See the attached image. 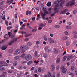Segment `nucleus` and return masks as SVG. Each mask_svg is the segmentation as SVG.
<instances>
[{
    "label": "nucleus",
    "instance_id": "obj_1",
    "mask_svg": "<svg viewBox=\"0 0 77 77\" xmlns=\"http://www.w3.org/2000/svg\"><path fill=\"white\" fill-rule=\"evenodd\" d=\"M32 57L30 54H27L25 57V60L27 61H29L30 60L32 59Z\"/></svg>",
    "mask_w": 77,
    "mask_h": 77
},
{
    "label": "nucleus",
    "instance_id": "obj_2",
    "mask_svg": "<svg viewBox=\"0 0 77 77\" xmlns=\"http://www.w3.org/2000/svg\"><path fill=\"white\" fill-rule=\"evenodd\" d=\"M48 12L47 11H45V12L44 14L43 13V12H41V15H42V19L43 20H45V16L46 15V14H48Z\"/></svg>",
    "mask_w": 77,
    "mask_h": 77
},
{
    "label": "nucleus",
    "instance_id": "obj_3",
    "mask_svg": "<svg viewBox=\"0 0 77 77\" xmlns=\"http://www.w3.org/2000/svg\"><path fill=\"white\" fill-rule=\"evenodd\" d=\"M0 66H8V64L5 61H0Z\"/></svg>",
    "mask_w": 77,
    "mask_h": 77
},
{
    "label": "nucleus",
    "instance_id": "obj_4",
    "mask_svg": "<svg viewBox=\"0 0 77 77\" xmlns=\"http://www.w3.org/2000/svg\"><path fill=\"white\" fill-rule=\"evenodd\" d=\"M61 69L63 73H65L66 72V71H67V69H66V68L64 67L63 66H62L61 67Z\"/></svg>",
    "mask_w": 77,
    "mask_h": 77
},
{
    "label": "nucleus",
    "instance_id": "obj_5",
    "mask_svg": "<svg viewBox=\"0 0 77 77\" xmlns=\"http://www.w3.org/2000/svg\"><path fill=\"white\" fill-rule=\"evenodd\" d=\"M20 53H21V51H20V50L17 49L16 51L14 53V54L15 55H17V54H19Z\"/></svg>",
    "mask_w": 77,
    "mask_h": 77
},
{
    "label": "nucleus",
    "instance_id": "obj_6",
    "mask_svg": "<svg viewBox=\"0 0 77 77\" xmlns=\"http://www.w3.org/2000/svg\"><path fill=\"white\" fill-rule=\"evenodd\" d=\"M74 58V56L73 55H71L70 56H69L67 57V61H69L70 60V59H72Z\"/></svg>",
    "mask_w": 77,
    "mask_h": 77
},
{
    "label": "nucleus",
    "instance_id": "obj_7",
    "mask_svg": "<svg viewBox=\"0 0 77 77\" xmlns=\"http://www.w3.org/2000/svg\"><path fill=\"white\" fill-rule=\"evenodd\" d=\"M75 1V0H73L72 1H71L69 2V5H70L71 6H73V5H74V4H75V2H74Z\"/></svg>",
    "mask_w": 77,
    "mask_h": 77
},
{
    "label": "nucleus",
    "instance_id": "obj_8",
    "mask_svg": "<svg viewBox=\"0 0 77 77\" xmlns=\"http://www.w3.org/2000/svg\"><path fill=\"white\" fill-rule=\"evenodd\" d=\"M55 69V67L54 66V65H52L51 67V71H53Z\"/></svg>",
    "mask_w": 77,
    "mask_h": 77
},
{
    "label": "nucleus",
    "instance_id": "obj_9",
    "mask_svg": "<svg viewBox=\"0 0 77 77\" xmlns=\"http://www.w3.org/2000/svg\"><path fill=\"white\" fill-rule=\"evenodd\" d=\"M58 52V50L57 49H54V52L55 54H57Z\"/></svg>",
    "mask_w": 77,
    "mask_h": 77
},
{
    "label": "nucleus",
    "instance_id": "obj_10",
    "mask_svg": "<svg viewBox=\"0 0 77 77\" xmlns=\"http://www.w3.org/2000/svg\"><path fill=\"white\" fill-rule=\"evenodd\" d=\"M7 47H6L5 46H3L1 48V49L2 50H5L6 48H7Z\"/></svg>",
    "mask_w": 77,
    "mask_h": 77
},
{
    "label": "nucleus",
    "instance_id": "obj_11",
    "mask_svg": "<svg viewBox=\"0 0 77 77\" xmlns=\"http://www.w3.org/2000/svg\"><path fill=\"white\" fill-rule=\"evenodd\" d=\"M61 2H62V0H60V1L57 0L54 2V4H55V5L58 4V3H59Z\"/></svg>",
    "mask_w": 77,
    "mask_h": 77
},
{
    "label": "nucleus",
    "instance_id": "obj_12",
    "mask_svg": "<svg viewBox=\"0 0 77 77\" xmlns=\"http://www.w3.org/2000/svg\"><path fill=\"white\" fill-rule=\"evenodd\" d=\"M15 42V39H13L11 41V42L9 43V45H11L12 44H13L14 42Z\"/></svg>",
    "mask_w": 77,
    "mask_h": 77
},
{
    "label": "nucleus",
    "instance_id": "obj_13",
    "mask_svg": "<svg viewBox=\"0 0 77 77\" xmlns=\"http://www.w3.org/2000/svg\"><path fill=\"white\" fill-rule=\"evenodd\" d=\"M60 61V59L57 58L56 60V63L57 64L59 63Z\"/></svg>",
    "mask_w": 77,
    "mask_h": 77
},
{
    "label": "nucleus",
    "instance_id": "obj_14",
    "mask_svg": "<svg viewBox=\"0 0 77 77\" xmlns=\"http://www.w3.org/2000/svg\"><path fill=\"white\" fill-rule=\"evenodd\" d=\"M66 28L67 29H68V30H69V29H71V26L69 25L68 26H67L66 27Z\"/></svg>",
    "mask_w": 77,
    "mask_h": 77
},
{
    "label": "nucleus",
    "instance_id": "obj_15",
    "mask_svg": "<svg viewBox=\"0 0 77 77\" xmlns=\"http://www.w3.org/2000/svg\"><path fill=\"white\" fill-rule=\"evenodd\" d=\"M24 49L26 50H28V49H29V47H28V46L26 45L24 46Z\"/></svg>",
    "mask_w": 77,
    "mask_h": 77
},
{
    "label": "nucleus",
    "instance_id": "obj_16",
    "mask_svg": "<svg viewBox=\"0 0 77 77\" xmlns=\"http://www.w3.org/2000/svg\"><path fill=\"white\" fill-rule=\"evenodd\" d=\"M5 70V68L2 66H0V71H4Z\"/></svg>",
    "mask_w": 77,
    "mask_h": 77
},
{
    "label": "nucleus",
    "instance_id": "obj_17",
    "mask_svg": "<svg viewBox=\"0 0 77 77\" xmlns=\"http://www.w3.org/2000/svg\"><path fill=\"white\" fill-rule=\"evenodd\" d=\"M45 25H46V23H45V25L43 23H41L40 25V27H44Z\"/></svg>",
    "mask_w": 77,
    "mask_h": 77
},
{
    "label": "nucleus",
    "instance_id": "obj_18",
    "mask_svg": "<svg viewBox=\"0 0 77 77\" xmlns=\"http://www.w3.org/2000/svg\"><path fill=\"white\" fill-rule=\"evenodd\" d=\"M7 3H12L11 0H8L6 2Z\"/></svg>",
    "mask_w": 77,
    "mask_h": 77
},
{
    "label": "nucleus",
    "instance_id": "obj_19",
    "mask_svg": "<svg viewBox=\"0 0 77 77\" xmlns=\"http://www.w3.org/2000/svg\"><path fill=\"white\" fill-rule=\"evenodd\" d=\"M51 2H48L47 3L46 5H47V6H49L50 7L51 6Z\"/></svg>",
    "mask_w": 77,
    "mask_h": 77
},
{
    "label": "nucleus",
    "instance_id": "obj_20",
    "mask_svg": "<svg viewBox=\"0 0 77 77\" xmlns=\"http://www.w3.org/2000/svg\"><path fill=\"white\" fill-rule=\"evenodd\" d=\"M66 58H67V57L66 56H64L63 59V61H65L66 59Z\"/></svg>",
    "mask_w": 77,
    "mask_h": 77
},
{
    "label": "nucleus",
    "instance_id": "obj_21",
    "mask_svg": "<svg viewBox=\"0 0 77 77\" xmlns=\"http://www.w3.org/2000/svg\"><path fill=\"white\" fill-rule=\"evenodd\" d=\"M54 27L57 29H58L60 28V26L58 25H56L54 26Z\"/></svg>",
    "mask_w": 77,
    "mask_h": 77
},
{
    "label": "nucleus",
    "instance_id": "obj_22",
    "mask_svg": "<svg viewBox=\"0 0 77 77\" xmlns=\"http://www.w3.org/2000/svg\"><path fill=\"white\" fill-rule=\"evenodd\" d=\"M32 63V61H30L27 63V65H31Z\"/></svg>",
    "mask_w": 77,
    "mask_h": 77
},
{
    "label": "nucleus",
    "instance_id": "obj_23",
    "mask_svg": "<svg viewBox=\"0 0 77 77\" xmlns=\"http://www.w3.org/2000/svg\"><path fill=\"white\" fill-rule=\"evenodd\" d=\"M67 39H68V37H63L62 38V39H63V40H66Z\"/></svg>",
    "mask_w": 77,
    "mask_h": 77
},
{
    "label": "nucleus",
    "instance_id": "obj_24",
    "mask_svg": "<svg viewBox=\"0 0 77 77\" xmlns=\"http://www.w3.org/2000/svg\"><path fill=\"white\" fill-rule=\"evenodd\" d=\"M8 73H12V72H14V71L12 70H10L8 71Z\"/></svg>",
    "mask_w": 77,
    "mask_h": 77
},
{
    "label": "nucleus",
    "instance_id": "obj_25",
    "mask_svg": "<svg viewBox=\"0 0 77 77\" xmlns=\"http://www.w3.org/2000/svg\"><path fill=\"white\" fill-rule=\"evenodd\" d=\"M17 63H18V62H17V61L14 62L13 63V65L14 66H16V65H17Z\"/></svg>",
    "mask_w": 77,
    "mask_h": 77
},
{
    "label": "nucleus",
    "instance_id": "obj_26",
    "mask_svg": "<svg viewBox=\"0 0 77 77\" xmlns=\"http://www.w3.org/2000/svg\"><path fill=\"white\" fill-rule=\"evenodd\" d=\"M47 54L46 53H45L44 54V58H47Z\"/></svg>",
    "mask_w": 77,
    "mask_h": 77
},
{
    "label": "nucleus",
    "instance_id": "obj_27",
    "mask_svg": "<svg viewBox=\"0 0 77 77\" xmlns=\"http://www.w3.org/2000/svg\"><path fill=\"white\" fill-rule=\"evenodd\" d=\"M50 43H51V44H54V43H55V42L54 41V40L52 39V40L50 42Z\"/></svg>",
    "mask_w": 77,
    "mask_h": 77
},
{
    "label": "nucleus",
    "instance_id": "obj_28",
    "mask_svg": "<svg viewBox=\"0 0 77 77\" xmlns=\"http://www.w3.org/2000/svg\"><path fill=\"white\" fill-rule=\"evenodd\" d=\"M23 49H24V46H21L20 48V50H22Z\"/></svg>",
    "mask_w": 77,
    "mask_h": 77
},
{
    "label": "nucleus",
    "instance_id": "obj_29",
    "mask_svg": "<svg viewBox=\"0 0 77 77\" xmlns=\"http://www.w3.org/2000/svg\"><path fill=\"white\" fill-rule=\"evenodd\" d=\"M5 1H3L2 2H1L0 3V6H2V5H3L4 3H5Z\"/></svg>",
    "mask_w": 77,
    "mask_h": 77
},
{
    "label": "nucleus",
    "instance_id": "obj_30",
    "mask_svg": "<svg viewBox=\"0 0 77 77\" xmlns=\"http://www.w3.org/2000/svg\"><path fill=\"white\" fill-rule=\"evenodd\" d=\"M66 13V12L65 11H61L60 13V14H65Z\"/></svg>",
    "mask_w": 77,
    "mask_h": 77
},
{
    "label": "nucleus",
    "instance_id": "obj_31",
    "mask_svg": "<svg viewBox=\"0 0 77 77\" xmlns=\"http://www.w3.org/2000/svg\"><path fill=\"white\" fill-rule=\"evenodd\" d=\"M27 44L29 46H31L32 45V43L30 42H28Z\"/></svg>",
    "mask_w": 77,
    "mask_h": 77
},
{
    "label": "nucleus",
    "instance_id": "obj_32",
    "mask_svg": "<svg viewBox=\"0 0 77 77\" xmlns=\"http://www.w3.org/2000/svg\"><path fill=\"white\" fill-rule=\"evenodd\" d=\"M48 76L49 77H51V73L50 72H48Z\"/></svg>",
    "mask_w": 77,
    "mask_h": 77
},
{
    "label": "nucleus",
    "instance_id": "obj_33",
    "mask_svg": "<svg viewBox=\"0 0 77 77\" xmlns=\"http://www.w3.org/2000/svg\"><path fill=\"white\" fill-rule=\"evenodd\" d=\"M13 52V49H10L9 51V53H12Z\"/></svg>",
    "mask_w": 77,
    "mask_h": 77
},
{
    "label": "nucleus",
    "instance_id": "obj_34",
    "mask_svg": "<svg viewBox=\"0 0 77 77\" xmlns=\"http://www.w3.org/2000/svg\"><path fill=\"white\" fill-rule=\"evenodd\" d=\"M25 55H26L25 54L23 53L22 54V55H21L20 57H24V56H25Z\"/></svg>",
    "mask_w": 77,
    "mask_h": 77
},
{
    "label": "nucleus",
    "instance_id": "obj_35",
    "mask_svg": "<svg viewBox=\"0 0 77 77\" xmlns=\"http://www.w3.org/2000/svg\"><path fill=\"white\" fill-rule=\"evenodd\" d=\"M42 70L41 69V67H39L38 69V72H41Z\"/></svg>",
    "mask_w": 77,
    "mask_h": 77
},
{
    "label": "nucleus",
    "instance_id": "obj_36",
    "mask_svg": "<svg viewBox=\"0 0 77 77\" xmlns=\"http://www.w3.org/2000/svg\"><path fill=\"white\" fill-rule=\"evenodd\" d=\"M36 30H37V29H33L32 30V32H33V33H34L36 31Z\"/></svg>",
    "mask_w": 77,
    "mask_h": 77
},
{
    "label": "nucleus",
    "instance_id": "obj_37",
    "mask_svg": "<svg viewBox=\"0 0 77 77\" xmlns=\"http://www.w3.org/2000/svg\"><path fill=\"white\" fill-rule=\"evenodd\" d=\"M20 57H19V56H16L15 57V59H16V60H18V59Z\"/></svg>",
    "mask_w": 77,
    "mask_h": 77
},
{
    "label": "nucleus",
    "instance_id": "obj_38",
    "mask_svg": "<svg viewBox=\"0 0 77 77\" xmlns=\"http://www.w3.org/2000/svg\"><path fill=\"white\" fill-rule=\"evenodd\" d=\"M64 33L65 35H68V31H65Z\"/></svg>",
    "mask_w": 77,
    "mask_h": 77
},
{
    "label": "nucleus",
    "instance_id": "obj_39",
    "mask_svg": "<svg viewBox=\"0 0 77 77\" xmlns=\"http://www.w3.org/2000/svg\"><path fill=\"white\" fill-rule=\"evenodd\" d=\"M43 11L44 12H46V11H47V9H46V8L43 7Z\"/></svg>",
    "mask_w": 77,
    "mask_h": 77
},
{
    "label": "nucleus",
    "instance_id": "obj_40",
    "mask_svg": "<svg viewBox=\"0 0 77 77\" xmlns=\"http://www.w3.org/2000/svg\"><path fill=\"white\" fill-rule=\"evenodd\" d=\"M32 35V34H30L29 35H25V37H28V36H31Z\"/></svg>",
    "mask_w": 77,
    "mask_h": 77
},
{
    "label": "nucleus",
    "instance_id": "obj_41",
    "mask_svg": "<svg viewBox=\"0 0 77 77\" xmlns=\"http://www.w3.org/2000/svg\"><path fill=\"white\" fill-rule=\"evenodd\" d=\"M52 40V38H49L48 39V41H49L50 42Z\"/></svg>",
    "mask_w": 77,
    "mask_h": 77
},
{
    "label": "nucleus",
    "instance_id": "obj_42",
    "mask_svg": "<svg viewBox=\"0 0 77 77\" xmlns=\"http://www.w3.org/2000/svg\"><path fill=\"white\" fill-rule=\"evenodd\" d=\"M74 69V67L73 66H72L71 67V70L73 71Z\"/></svg>",
    "mask_w": 77,
    "mask_h": 77
},
{
    "label": "nucleus",
    "instance_id": "obj_43",
    "mask_svg": "<svg viewBox=\"0 0 77 77\" xmlns=\"http://www.w3.org/2000/svg\"><path fill=\"white\" fill-rule=\"evenodd\" d=\"M5 23L6 26H8V23L7 21L5 20Z\"/></svg>",
    "mask_w": 77,
    "mask_h": 77
},
{
    "label": "nucleus",
    "instance_id": "obj_44",
    "mask_svg": "<svg viewBox=\"0 0 77 77\" xmlns=\"http://www.w3.org/2000/svg\"><path fill=\"white\" fill-rule=\"evenodd\" d=\"M57 70H59V66L58 65L56 67Z\"/></svg>",
    "mask_w": 77,
    "mask_h": 77
},
{
    "label": "nucleus",
    "instance_id": "obj_45",
    "mask_svg": "<svg viewBox=\"0 0 77 77\" xmlns=\"http://www.w3.org/2000/svg\"><path fill=\"white\" fill-rule=\"evenodd\" d=\"M29 40V38H27L25 39L24 41H25L26 42H27V41H28Z\"/></svg>",
    "mask_w": 77,
    "mask_h": 77
},
{
    "label": "nucleus",
    "instance_id": "obj_46",
    "mask_svg": "<svg viewBox=\"0 0 77 77\" xmlns=\"http://www.w3.org/2000/svg\"><path fill=\"white\" fill-rule=\"evenodd\" d=\"M38 52L37 51H35V56L36 57L37 56Z\"/></svg>",
    "mask_w": 77,
    "mask_h": 77
},
{
    "label": "nucleus",
    "instance_id": "obj_47",
    "mask_svg": "<svg viewBox=\"0 0 77 77\" xmlns=\"http://www.w3.org/2000/svg\"><path fill=\"white\" fill-rule=\"evenodd\" d=\"M39 43H40V42L39 41H37L36 42V44L37 45H38V44H39Z\"/></svg>",
    "mask_w": 77,
    "mask_h": 77
},
{
    "label": "nucleus",
    "instance_id": "obj_48",
    "mask_svg": "<svg viewBox=\"0 0 77 77\" xmlns=\"http://www.w3.org/2000/svg\"><path fill=\"white\" fill-rule=\"evenodd\" d=\"M48 53H50V52H51V49H48L46 51Z\"/></svg>",
    "mask_w": 77,
    "mask_h": 77
},
{
    "label": "nucleus",
    "instance_id": "obj_49",
    "mask_svg": "<svg viewBox=\"0 0 77 77\" xmlns=\"http://www.w3.org/2000/svg\"><path fill=\"white\" fill-rule=\"evenodd\" d=\"M77 13V11L76 10H74L73 11V14H76Z\"/></svg>",
    "mask_w": 77,
    "mask_h": 77
},
{
    "label": "nucleus",
    "instance_id": "obj_50",
    "mask_svg": "<svg viewBox=\"0 0 77 77\" xmlns=\"http://www.w3.org/2000/svg\"><path fill=\"white\" fill-rule=\"evenodd\" d=\"M34 69H35V67H32L31 68V71H33Z\"/></svg>",
    "mask_w": 77,
    "mask_h": 77
},
{
    "label": "nucleus",
    "instance_id": "obj_51",
    "mask_svg": "<svg viewBox=\"0 0 77 77\" xmlns=\"http://www.w3.org/2000/svg\"><path fill=\"white\" fill-rule=\"evenodd\" d=\"M21 33L22 35H23V34H26V32H24L23 31H22L21 32Z\"/></svg>",
    "mask_w": 77,
    "mask_h": 77
},
{
    "label": "nucleus",
    "instance_id": "obj_52",
    "mask_svg": "<svg viewBox=\"0 0 77 77\" xmlns=\"http://www.w3.org/2000/svg\"><path fill=\"white\" fill-rule=\"evenodd\" d=\"M29 11H26V15H29Z\"/></svg>",
    "mask_w": 77,
    "mask_h": 77
},
{
    "label": "nucleus",
    "instance_id": "obj_53",
    "mask_svg": "<svg viewBox=\"0 0 77 77\" xmlns=\"http://www.w3.org/2000/svg\"><path fill=\"white\" fill-rule=\"evenodd\" d=\"M3 17V14L2 13L0 14V17Z\"/></svg>",
    "mask_w": 77,
    "mask_h": 77
},
{
    "label": "nucleus",
    "instance_id": "obj_54",
    "mask_svg": "<svg viewBox=\"0 0 77 77\" xmlns=\"http://www.w3.org/2000/svg\"><path fill=\"white\" fill-rule=\"evenodd\" d=\"M73 38H77V35H74V36H73Z\"/></svg>",
    "mask_w": 77,
    "mask_h": 77
},
{
    "label": "nucleus",
    "instance_id": "obj_55",
    "mask_svg": "<svg viewBox=\"0 0 77 77\" xmlns=\"http://www.w3.org/2000/svg\"><path fill=\"white\" fill-rule=\"evenodd\" d=\"M67 24H68L69 25H71V24H72V22H69V23H67Z\"/></svg>",
    "mask_w": 77,
    "mask_h": 77
},
{
    "label": "nucleus",
    "instance_id": "obj_56",
    "mask_svg": "<svg viewBox=\"0 0 77 77\" xmlns=\"http://www.w3.org/2000/svg\"><path fill=\"white\" fill-rule=\"evenodd\" d=\"M5 77V75L4 74H2L0 76V77Z\"/></svg>",
    "mask_w": 77,
    "mask_h": 77
},
{
    "label": "nucleus",
    "instance_id": "obj_57",
    "mask_svg": "<svg viewBox=\"0 0 77 77\" xmlns=\"http://www.w3.org/2000/svg\"><path fill=\"white\" fill-rule=\"evenodd\" d=\"M18 68L19 69H22V68H23V67L21 66H20Z\"/></svg>",
    "mask_w": 77,
    "mask_h": 77
},
{
    "label": "nucleus",
    "instance_id": "obj_58",
    "mask_svg": "<svg viewBox=\"0 0 77 77\" xmlns=\"http://www.w3.org/2000/svg\"><path fill=\"white\" fill-rule=\"evenodd\" d=\"M48 47H46L45 48V50H48Z\"/></svg>",
    "mask_w": 77,
    "mask_h": 77
},
{
    "label": "nucleus",
    "instance_id": "obj_59",
    "mask_svg": "<svg viewBox=\"0 0 77 77\" xmlns=\"http://www.w3.org/2000/svg\"><path fill=\"white\" fill-rule=\"evenodd\" d=\"M25 52H26V51H25L24 50H23L22 51L21 53H24Z\"/></svg>",
    "mask_w": 77,
    "mask_h": 77
},
{
    "label": "nucleus",
    "instance_id": "obj_60",
    "mask_svg": "<svg viewBox=\"0 0 77 77\" xmlns=\"http://www.w3.org/2000/svg\"><path fill=\"white\" fill-rule=\"evenodd\" d=\"M22 21H23L24 22H25V23H27V20H24L23 19H22Z\"/></svg>",
    "mask_w": 77,
    "mask_h": 77
},
{
    "label": "nucleus",
    "instance_id": "obj_61",
    "mask_svg": "<svg viewBox=\"0 0 77 77\" xmlns=\"http://www.w3.org/2000/svg\"><path fill=\"white\" fill-rule=\"evenodd\" d=\"M44 40L46 41L47 40V38L46 37H44Z\"/></svg>",
    "mask_w": 77,
    "mask_h": 77
},
{
    "label": "nucleus",
    "instance_id": "obj_62",
    "mask_svg": "<svg viewBox=\"0 0 77 77\" xmlns=\"http://www.w3.org/2000/svg\"><path fill=\"white\" fill-rule=\"evenodd\" d=\"M18 27V25H16V26H15V28L16 29H17Z\"/></svg>",
    "mask_w": 77,
    "mask_h": 77
},
{
    "label": "nucleus",
    "instance_id": "obj_63",
    "mask_svg": "<svg viewBox=\"0 0 77 77\" xmlns=\"http://www.w3.org/2000/svg\"><path fill=\"white\" fill-rule=\"evenodd\" d=\"M52 22V20H51L48 21V23L49 24H50V23H51Z\"/></svg>",
    "mask_w": 77,
    "mask_h": 77
},
{
    "label": "nucleus",
    "instance_id": "obj_64",
    "mask_svg": "<svg viewBox=\"0 0 77 77\" xmlns=\"http://www.w3.org/2000/svg\"><path fill=\"white\" fill-rule=\"evenodd\" d=\"M50 36H51V37H53V35L52 34H50Z\"/></svg>",
    "mask_w": 77,
    "mask_h": 77
}]
</instances>
